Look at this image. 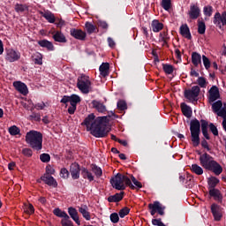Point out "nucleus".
I'll return each instance as SVG.
<instances>
[{
  "mask_svg": "<svg viewBox=\"0 0 226 226\" xmlns=\"http://www.w3.org/2000/svg\"><path fill=\"white\" fill-rule=\"evenodd\" d=\"M38 45H40V47H42V49H47V50H49V52L54 51L56 49L52 41H49L47 39L38 41Z\"/></svg>",
  "mask_w": 226,
  "mask_h": 226,
  "instance_id": "nucleus-20",
  "label": "nucleus"
},
{
  "mask_svg": "<svg viewBox=\"0 0 226 226\" xmlns=\"http://www.w3.org/2000/svg\"><path fill=\"white\" fill-rule=\"evenodd\" d=\"M222 107H223V102H222V101H217L212 104L213 111L216 114L222 110Z\"/></svg>",
  "mask_w": 226,
  "mask_h": 226,
  "instance_id": "nucleus-44",
  "label": "nucleus"
},
{
  "mask_svg": "<svg viewBox=\"0 0 226 226\" xmlns=\"http://www.w3.org/2000/svg\"><path fill=\"white\" fill-rule=\"evenodd\" d=\"M207 170L213 172L215 176H220V174L223 172V168L220 163H218V162L214 161L210 167L207 168Z\"/></svg>",
  "mask_w": 226,
  "mask_h": 226,
  "instance_id": "nucleus-16",
  "label": "nucleus"
},
{
  "mask_svg": "<svg viewBox=\"0 0 226 226\" xmlns=\"http://www.w3.org/2000/svg\"><path fill=\"white\" fill-rule=\"evenodd\" d=\"M192 63L193 66H199V64H202V56L198 52L192 53Z\"/></svg>",
  "mask_w": 226,
  "mask_h": 226,
  "instance_id": "nucleus-29",
  "label": "nucleus"
},
{
  "mask_svg": "<svg viewBox=\"0 0 226 226\" xmlns=\"http://www.w3.org/2000/svg\"><path fill=\"white\" fill-rule=\"evenodd\" d=\"M110 117H116V113L111 111L108 116L97 117L92 113L84 119L81 126H86L87 132H90L95 139H104L110 132V128L107 125L110 123Z\"/></svg>",
  "mask_w": 226,
  "mask_h": 226,
  "instance_id": "nucleus-1",
  "label": "nucleus"
},
{
  "mask_svg": "<svg viewBox=\"0 0 226 226\" xmlns=\"http://www.w3.org/2000/svg\"><path fill=\"white\" fill-rule=\"evenodd\" d=\"M60 177H63V179H68L70 177V171L66 168H62L60 170Z\"/></svg>",
  "mask_w": 226,
  "mask_h": 226,
  "instance_id": "nucleus-50",
  "label": "nucleus"
},
{
  "mask_svg": "<svg viewBox=\"0 0 226 226\" xmlns=\"http://www.w3.org/2000/svg\"><path fill=\"white\" fill-rule=\"evenodd\" d=\"M161 6L163 8V10L169 11V10L172 8V2L170 0H162Z\"/></svg>",
  "mask_w": 226,
  "mask_h": 226,
  "instance_id": "nucleus-45",
  "label": "nucleus"
},
{
  "mask_svg": "<svg viewBox=\"0 0 226 226\" xmlns=\"http://www.w3.org/2000/svg\"><path fill=\"white\" fill-rule=\"evenodd\" d=\"M8 132L10 135H12V137L20 135V128H19L17 125H12L9 127Z\"/></svg>",
  "mask_w": 226,
  "mask_h": 226,
  "instance_id": "nucleus-43",
  "label": "nucleus"
},
{
  "mask_svg": "<svg viewBox=\"0 0 226 226\" xmlns=\"http://www.w3.org/2000/svg\"><path fill=\"white\" fill-rule=\"evenodd\" d=\"M40 160L42 163H49L50 162V154H41L40 155Z\"/></svg>",
  "mask_w": 226,
  "mask_h": 226,
  "instance_id": "nucleus-52",
  "label": "nucleus"
},
{
  "mask_svg": "<svg viewBox=\"0 0 226 226\" xmlns=\"http://www.w3.org/2000/svg\"><path fill=\"white\" fill-rule=\"evenodd\" d=\"M85 27L87 29V33L88 34H93L94 31H96V26L93 25V23L87 21L85 24Z\"/></svg>",
  "mask_w": 226,
  "mask_h": 226,
  "instance_id": "nucleus-42",
  "label": "nucleus"
},
{
  "mask_svg": "<svg viewBox=\"0 0 226 226\" xmlns=\"http://www.w3.org/2000/svg\"><path fill=\"white\" fill-rule=\"evenodd\" d=\"M79 212L82 214V216L83 218H85V220H91V214L89 213V211H87V206L79 207Z\"/></svg>",
  "mask_w": 226,
  "mask_h": 226,
  "instance_id": "nucleus-34",
  "label": "nucleus"
},
{
  "mask_svg": "<svg viewBox=\"0 0 226 226\" xmlns=\"http://www.w3.org/2000/svg\"><path fill=\"white\" fill-rule=\"evenodd\" d=\"M31 121H41V117L38 113H32V115L29 116Z\"/></svg>",
  "mask_w": 226,
  "mask_h": 226,
  "instance_id": "nucleus-57",
  "label": "nucleus"
},
{
  "mask_svg": "<svg viewBox=\"0 0 226 226\" xmlns=\"http://www.w3.org/2000/svg\"><path fill=\"white\" fill-rule=\"evenodd\" d=\"M44 174H48V176H54V174H56V170H54L52 166L48 165L46 167V173Z\"/></svg>",
  "mask_w": 226,
  "mask_h": 226,
  "instance_id": "nucleus-60",
  "label": "nucleus"
},
{
  "mask_svg": "<svg viewBox=\"0 0 226 226\" xmlns=\"http://www.w3.org/2000/svg\"><path fill=\"white\" fill-rule=\"evenodd\" d=\"M124 197V192H117L115 195H111L108 198V202H121V200Z\"/></svg>",
  "mask_w": 226,
  "mask_h": 226,
  "instance_id": "nucleus-31",
  "label": "nucleus"
},
{
  "mask_svg": "<svg viewBox=\"0 0 226 226\" xmlns=\"http://www.w3.org/2000/svg\"><path fill=\"white\" fill-rule=\"evenodd\" d=\"M109 218L112 223H117L119 222V215L117 213H112Z\"/></svg>",
  "mask_w": 226,
  "mask_h": 226,
  "instance_id": "nucleus-55",
  "label": "nucleus"
},
{
  "mask_svg": "<svg viewBox=\"0 0 226 226\" xmlns=\"http://www.w3.org/2000/svg\"><path fill=\"white\" fill-rule=\"evenodd\" d=\"M24 211L26 213V215H34V207L33 204H28L26 206Z\"/></svg>",
  "mask_w": 226,
  "mask_h": 226,
  "instance_id": "nucleus-51",
  "label": "nucleus"
},
{
  "mask_svg": "<svg viewBox=\"0 0 226 226\" xmlns=\"http://www.w3.org/2000/svg\"><path fill=\"white\" fill-rule=\"evenodd\" d=\"M161 41L163 42V45H167L169 43V40H170V37L169 36V32L164 31L160 33L159 34Z\"/></svg>",
  "mask_w": 226,
  "mask_h": 226,
  "instance_id": "nucleus-41",
  "label": "nucleus"
},
{
  "mask_svg": "<svg viewBox=\"0 0 226 226\" xmlns=\"http://www.w3.org/2000/svg\"><path fill=\"white\" fill-rule=\"evenodd\" d=\"M90 167H91L92 172H94L96 177L100 178L102 177V176H103V170H102V168H100V166L96 164H91Z\"/></svg>",
  "mask_w": 226,
  "mask_h": 226,
  "instance_id": "nucleus-33",
  "label": "nucleus"
},
{
  "mask_svg": "<svg viewBox=\"0 0 226 226\" xmlns=\"http://www.w3.org/2000/svg\"><path fill=\"white\" fill-rule=\"evenodd\" d=\"M222 26H226V11H224L222 15Z\"/></svg>",
  "mask_w": 226,
  "mask_h": 226,
  "instance_id": "nucleus-64",
  "label": "nucleus"
},
{
  "mask_svg": "<svg viewBox=\"0 0 226 226\" xmlns=\"http://www.w3.org/2000/svg\"><path fill=\"white\" fill-rule=\"evenodd\" d=\"M203 13L206 17H211L213 15V6L207 5L203 8Z\"/></svg>",
  "mask_w": 226,
  "mask_h": 226,
  "instance_id": "nucleus-46",
  "label": "nucleus"
},
{
  "mask_svg": "<svg viewBox=\"0 0 226 226\" xmlns=\"http://www.w3.org/2000/svg\"><path fill=\"white\" fill-rule=\"evenodd\" d=\"M52 38L54 41H56L57 43H66V41H68V40L66 39V36L61 31L53 32Z\"/></svg>",
  "mask_w": 226,
  "mask_h": 226,
  "instance_id": "nucleus-19",
  "label": "nucleus"
},
{
  "mask_svg": "<svg viewBox=\"0 0 226 226\" xmlns=\"http://www.w3.org/2000/svg\"><path fill=\"white\" fill-rule=\"evenodd\" d=\"M213 23L219 29H222V14L220 12H216L214 16Z\"/></svg>",
  "mask_w": 226,
  "mask_h": 226,
  "instance_id": "nucleus-37",
  "label": "nucleus"
},
{
  "mask_svg": "<svg viewBox=\"0 0 226 226\" xmlns=\"http://www.w3.org/2000/svg\"><path fill=\"white\" fill-rule=\"evenodd\" d=\"M55 24L56 25L57 27H63V26H66V21L58 19L55 21Z\"/></svg>",
  "mask_w": 226,
  "mask_h": 226,
  "instance_id": "nucleus-63",
  "label": "nucleus"
},
{
  "mask_svg": "<svg viewBox=\"0 0 226 226\" xmlns=\"http://www.w3.org/2000/svg\"><path fill=\"white\" fill-rule=\"evenodd\" d=\"M185 186L186 188H193V177H187Z\"/></svg>",
  "mask_w": 226,
  "mask_h": 226,
  "instance_id": "nucleus-58",
  "label": "nucleus"
},
{
  "mask_svg": "<svg viewBox=\"0 0 226 226\" xmlns=\"http://www.w3.org/2000/svg\"><path fill=\"white\" fill-rule=\"evenodd\" d=\"M41 181H43V183H45V185H48V186H52V188H57V181L51 175L44 174V176L41 177Z\"/></svg>",
  "mask_w": 226,
  "mask_h": 226,
  "instance_id": "nucleus-14",
  "label": "nucleus"
},
{
  "mask_svg": "<svg viewBox=\"0 0 226 226\" xmlns=\"http://www.w3.org/2000/svg\"><path fill=\"white\" fill-rule=\"evenodd\" d=\"M200 94V87L194 86L191 89H185L184 91V96L190 102H197L199 95Z\"/></svg>",
  "mask_w": 226,
  "mask_h": 226,
  "instance_id": "nucleus-6",
  "label": "nucleus"
},
{
  "mask_svg": "<svg viewBox=\"0 0 226 226\" xmlns=\"http://www.w3.org/2000/svg\"><path fill=\"white\" fill-rule=\"evenodd\" d=\"M208 193L217 202H222L223 197L222 196V192H220V190H218V189H208Z\"/></svg>",
  "mask_w": 226,
  "mask_h": 226,
  "instance_id": "nucleus-26",
  "label": "nucleus"
},
{
  "mask_svg": "<svg viewBox=\"0 0 226 226\" xmlns=\"http://www.w3.org/2000/svg\"><path fill=\"white\" fill-rule=\"evenodd\" d=\"M109 70H110V64L109 63H102L99 67L102 77H109Z\"/></svg>",
  "mask_w": 226,
  "mask_h": 226,
  "instance_id": "nucleus-28",
  "label": "nucleus"
},
{
  "mask_svg": "<svg viewBox=\"0 0 226 226\" xmlns=\"http://www.w3.org/2000/svg\"><path fill=\"white\" fill-rule=\"evenodd\" d=\"M187 15L191 20H197L200 17V7L198 4H191Z\"/></svg>",
  "mask_w": 226,
  "mask_h": 226,
  "instance_id": "nucleus-11",
  "label": "nucleus"
},
{
  "mask_svg": "<svg viewBox=\"0 0 226 226\" xmlns=\"http://www.w3.org/2000/svg\"><path fill=\"white\" fill-rule=\"evenodd\" d=\"M210 211L213 215L215 222H220L223 214L222 213V207L216 203H213L210 207Z\"/></svg>",
  "mask_w": 226,
  "mask_h": 226,
  "instance_id": "nucleus-10",
  "label": "nucleus"
},
{
  "mask_svg": "<svg viewBox=\"0 0 226 226\" xmlns=\"http://www.w3.org/2000/svg\"><path fill=\"white\" fill-rule=\"evenodd\" d=\"M77 87L83 93V94H89V89L91 87V80H89V76L82 74L78 78Z\"/></svg>",
  "mask_w": 226,
  "mask_h": 226,
  "instance_id": "nucleus-5",
  "label": "nucleus"
},
{
  "mask_svg": "<svg viewBox=\"0 0 226 226\" xmlns=\"http://www.w3.org/2000/svg\"><path fill=\"white\" fill-rule=\"evenodd\" d=\"M210 102H216V100H220V89H218V87L213 86L209 89V98Z\"/></svg>",
  "mask_w": 226,
  "mask_h": 226,
  "instance_id": "nucleus-18",
  "label": "nucleus"
},
{
  "mask_svg": "<svg viewBox=\"0 0 226 226\" xmlns=\"http://www.w3.org/2000/svg\"><path fill=\"white\" fill-rule=\"evenodd\" d=\"M180 34L184 38H186V40H192V33L190 32V27H188V25L185 24L180 26Z\"/></svg>",
  "mask_w": 226,
  "mask_h": 226,
  "instance_id": "nucleus-22",
  "label": "nucleus"
},
{
  "mask_svg": "<svg viewBox=\"0 0 226 226\" xmlns=\"http://www.w3.org/2000/svg\"><path fill=\"white\" fill-rule=\"evenodd\" d=\"M197 84L200 86V87L206 88L207 86V81L206 80V78L199 77L197 79Z\"/></svg>",
  "mask_w": 226,
  "mask_h": 226,
  "instance_id": "nucleus-48",
  "label": "nucleus"
},
{
  "mask_svg": "<svg viewBox=\"0 0 226 226\" xmlns=\"http://www.w3.org/2000/svg\"><path fill=\"white\" fill-rule=\"evenodd\" d=\"M201 147L204 149H207V151H211V147H209V144L207 143V140H206L205 139L201 140Z\"/></svg>",
  "mask_w": 226,
  "mask_h": 226,
  "instance_id": "nucleus-62",
  "label": "nucleus"
},
{
  "mask_svg": "<svg viewBox=\"0 0 226 226\" xmlns=\"http://www.w3.org/2000/svg\"><path fill=\"white\" fill-rule=\"evenodd\" d=\"M148 208L150 209V215L152 216H154L156 213H158V215H160L161 216H163V215H165V207H162L160 201H154V203L148 204Z\"/></svg>",
  "mask_w": 226,
  "mask_h": 226,
  "instance_id": "nucleus-7",
  "label": "nucleus"
},
{
  "mask_svg": "<svg viewBox=\"0 0 226 226\" xmlns=\"http://www.w3.org/2000/svg\"><path fill=\"white\" fill-rule=\"evenodd\" d=\"M26 142L34 151L43 149V134L38 131H29L26 135Z\"/></svg>",
  "mask_w": 226,
  "mask_h": 226,
  "instance_id": "nucleus-4",
  "label": "nucleus"
},
{
  "mask_svg": "<svg viewBox=\"0 0 226 226\" xmlns=\"http://www.w3.org/2000/svg\"><path fill=\"white\" fill-rule=\"evenodd\" d=\"M200 127L203 137L207 140H211V137L209 136V132L207 131L208 127L214 137H218V128L216 125H215V124H209L204 119H201L200 122L197 118L192 119L190 122V132L193 147H198V146H200Z\"/></svg>",
  "mask_w": 226,
  "mask_h": 226,
  "instance_id": "nucleus-2",
  "label": "nucleus"
},
{
  "mask_svg": "<svg viewBox=\"0 0 226 226\" xmlns=\"http://www.w3.org/2000/svg\"><path fill=\"white\" fill-rule=\"evenodd\" d=\"M70 172L72 179H79L80 177V172H82V168L77 162H73L70 166Z\"/></svg>",
  "mask_w": 226,
  "mask_h": 226,
  "instance_id": "nucleus-12",
  "label": "nucleus"
},
{
  "mask_svg": "<svg viewBox=\"0 0 226 226\" xmlns=\"http://www.w3.org/2000/svg\"><path fill=\"white\" fill-rule=\"evenodd\" d=\"M22 154L27 158H31V156H33V150L31 148H23Z\"/></svg>",
  "mask_w": 226,
  "mask_h": 226,
  "instance_id": "nucleus-56",
  "label": "nucleus"
},
{
  "mask_svg": "<svg viewBox=\"0 0 226 226\" xmlns=\"http://www.w3.org/2000/svg\"><path fill=\"white\" fill-rule=\"evenodd\" d=\"M180 109L182 110V114H184L185 117H187L188 119L192 117V114H193V111L192 110V108L190 106H188L185 102H182L180 104Z\"/></svg>",
  "mask_w": 226,
  "mask_h": 226,
  "instance_id": "nucleus-23",
  "label": "nucleus"
},
{
  "mask_svg": "<svg viewBox=\"0 0 226 226\" xmlns=\"http://www.w3.org/2000/svg\"><path fill=\"white\" fill-rule=\"evenodd\" d=\"M81 176H82L83 179H88V181L90 183L94 181V176L86 167H81Z\"/></svg>",
  "mask_w": 226,
  "mask_h": 226,
  "instance_id": "nucleus-25",
  "label": "nucleus"
},
{
  "mask_svg": "<svg viewBox=\"0 0 226 226\" xmlns=\"http://www.w3.org/2000/svg\"><path fill=\"white\" fill-rule=\"evenodd\" d=\"M109 183L115 190H126V186H129L131 190H136V188H142V183L139 182L133 175L128 177L126 175L117 173L115 177H112L109 180Z\"/></svg>",
  "mask_w": 226,
  "mask_h": 226,
  "instance_id": "nucleus-3",
  "label": "nucleus"
},
{
  "mask_svg": "<svg viewBox=\"0 0 226 226\" xmlns=\"http://www.w3.org/2000/svg\"><path fill=\"white\" fill-rule=\"evenodd\" d=\"M5 59L6 61H9V63H15V61H19V59H20V52L13 49H8Z\"/></svg>",
  "mask_w": 226,
  "mask_h": 226,
  "instance_id": "nucleus-15",
  "label": "nucleus"
},
{
  "mask_svg": "<svg viewBox=\"0 0 226 226\" xmlns=\"http://www.w3.org/2000/svg\"><path fill=\"white\" fill-rule=\"evenodd\" d=\"M117 107L118 110H126L128 109V105L126 104V102L123 100H119L117 103Z\"/></svg>",
  "mask_w": 226,
  "mask_h": 226,
  "instance_id": "nucleus-47",
  "label": "nucleus"
},
{
  "mask_svg": "<svg viewBox=\"0 0 226 226\" xmlns=\"http://www.w3.org/2000/svg\"><path fill=\"white\" fill-rule=\"evenodd\" d=\"M199 160L200 164L201 167H203V169H205V170H207V168H209L212 162H215V158L206 152L200 156Z\"/></svg>",
  "mask_w": 226,
  "mask_h": 226,
  "instance_id": "nucleus-8",
  "label": "nucleus"
},
{
  "mask_svg": "<svg viewBox=\"0 0 226 226\" xmlns=\"http://www.w3.org/2000/svg\"><path fill=\"white\" fill-rule=\"evenodd\" d=\"M13 87H15L16 91L23 94V96L27 95L29 90L27 89V85L23 83L22 81H14Z\"/></svg>",
  "mask_w": 226,
  "mask_h": 226,
  "instance_id": "nucleus-13",
  "label": "nucleus"
},
{
  "mask_svg": "<svg viewBox=\"0 0 226 226\" xmlns=\"http://www.w3.org/2000/svg\"><path fill=\"white\" fill-rule=\"evenodd\" d=\"M41 17H43L46 20L49 22V24H56V16L54 13H51L50 11H41Z\"/></svg>",
  "mask_w": 226,
  "mask_h": 226,
  "instance_id": "nucleus-30",
  "label": "nucleus"
},
{
  "mask_svg": "<svg viewBox=\"0 0 226 226\" xmlns=\"http://www.w3.org/2000/svg\"><path fill=\"white\" fill-rule=\"evenodd\" d=\"M70 33L72 38H75L76 40H80L81 41H84V40H86V36H87L86 32L77 28H72Z\"/></svg>",
  "mask_w": 226,
  "mask_h": 226,
  "instance_id": "nucleus-17",
  "label": "nucleus"
},
{
  "mask_svg": "<svg viewBox=\"0 0 226 226\" xmlns=\"http://www.w3.org/2000/svg\"><path fill=\"white\" fill-rule=\"evenodd\" d=\"M15 11L17 13H22V11H26V6L24 4H16Z\"/></svg>",
  "mask_w": 226,
  "mask_h": 226,
  "instance_id": "nucleus-59",
  "label": "nucleus"
},
{
  "mask_svg": "<svg viewBox=\"0 0 226 226\" xmlns=\"http://www.w3.org/2000/svg\"><path fill=\"white\" fill-rule=\"evenodd\" d=\"M151 27L154 33H160L163 29V23L158 19H154L151 23Z\"/></svg>",
  "mask_w": 226,
  "mask_h": 226,
  "instance_id": "nucleus-27",
  "label": "nucleus"
},
{
  "mask_svg": "<svg viewBox=\"0 0 226 226\" xmlns=\"http://www.w3.org/2000/svg\"><path fill=\"white\" fill-rule=\"evenodd\" d=\"M34 64H39L41 65L43 64V55H41V53H36L34 55Z\"/></svg>",
  "mask_w": 226,
  "mask_h": 226,
  "instance_id": "nucleus-39",
  "label": "nucleus"
},
{
  "mask_svg": "<svg viewBox=\"0 0 226 226\" xmlns=\"http://www.w3.org/2000/svg\"><path fill=\"white\" fill-rule=\"evenodd\" d=\"M191 170L193 174H196V176H202V174H204V170L202 167L199 166V164H192Z\"/></svg>",
  "mask_w": 226,
  "mask_h": 226,
  "instance_id": "nucleus-36",
  "label": "nucleus"
},
{
  "mask_svg": "<svg viewBox=\"0 0 226 226\" xmlns=\"http://www.w3.org/2000/svg\"><path fill=\"white\" fill-rule=\"evenodd\" d=\"M92 105L94 109H96L97 112H101L102 114H105V112H107V107L101 102L94 100L92 101Z\"/></svg>",
  "mask_w": 226,
  "mask_h": 226,
  "instance_id": "nucleus-24",
  "label": "nucleus"
},
{
  "mask_svg": "<svg viewBox=\"0 0 226 226\" xmlns=\"http://www.w3.org/2000/svg\"><path fill=\"white\" fill-rule=\"evenodd\" d=\"M62 226H74L73 222L70 219V216L61 220Z\"/></svg>",
  "mask_w": 226,
  "mask_h": 226,
  "instance_id": "nucleus-54",
  "label": "nucleus"
},
{
  "mask_svg": "<svg viewBox=\"0 0 226 226\" xmlns=\"http://www.w3.org/2000/svg\"><path fill=\"white\" fill-rule=\"evenodd\" d=\"M118 215L120 218H124V216H127V215H130V208L127 207L122 208L119 210Z\"/></svg>",
  "mask_w": 226,
  "mask_h": 226,
  "instance_id": "nucleus-49",
  "label": "nucleus"
},
{
  "mask_svg": "<svg viewBox=\"0 0 226 226\" xmlns=\"http://www.w3.org/2000/svg\"><path fill=\"white\" fill-rule=\"evenodd\" d=\"M53 214L55 216H57L58 218H63V220H66V218L70 217L66 212L61 210V208H55L53 210Z\"/></svg>",
  "mask_w": 226,
  "mask_h": 226,
  "instance_id": "nucleus-35",
  "label": "nucleus"
},
{
  "mask_svg": "<svg viewBox=\"0 0 226 226\" xmlns=\"http://www.w3.org/2000/svg\"><path fill=\"white\" fill-rule=\"evenodd\" d=\"M202 59H203V64H204L206 70H209V68H211V61H209V58H207V56H206V55L202 56Z\"/></svg>",
  "mask_w": 226,
  "mask_h": 226,
  "instance_id": "nucleus-53",
  "label": "nucleus"
},
{
  "mask_svg": "<svg viewBox=\"0 0 226 226\" xmlns=\"http://www.w3.org/2000/svg\"><path fill=\"white\" fill-rule=\"evenodd\" d=\"M162 70L167 75H172L174 73V66L169 64H162Z\"/></svg>",
  "mask_w": 226,
  "mask_h": 226,
  "instance_id": "nucleus-40",
  "label": "nucleus"
},
{
  "mask_svg": "<svg viewBox=\"0 0 226 226\" xmlns=\"http://www.w3.org/2000/svg\"><path fill=\"white\" fill-rule=\"evenodd\" d=\"M80 96L74 94L72 95H64L60 103H64V105H66V103H71V105H75V107H77V103H80Z\"/></svg>",
  "mask_w": 226,
  "mask_h": 226,
  "instance_id": "nucleus-9",
  "label": "nucleus"
},
{
  "mask_svg": "<svg viewBox=\"0 0 226 226\" xmlns=\"http://www.w3.org/2000/svg\"><path fill=\"white\" fill-rule=\"evenodd\" d=\"M68 214L71 216V218L77 223V225H80V219H79V212L77 211V208L73 207H70L68 208Z\"/></svg>",
  "mask_w": 226,
  "mask_h": 226,
  "instance_id": "nucleus-21",
  "label": "nucleus"
},
{
  "mask_svg": "<svg viewBox=\"0 0 226 226\" xmlns=\"http://www.w3.org/2000/svg\"><path fill=\"white\" fill-rule=\"evenodd\" d=\"M198 34H206V22L204 20L198 19Z\"/></svg>",
  "mask_w": 226,
  "mask_h": 226,
  "instance_id": "nucleus-38",
  "label": "nucleus"
},
{
  "mask_svg": "<svg viewBox=\"0 0 226 226\" xmlns=\"http://www.w3.org/2000/svg\"><path fill=\"white\" fill-rule=\"evenodd\" d=\"M220 183V179L216 177H210L207 178L208 190L216 189V186Z\"/></svg>",
  "mask_w": 226,
  "mask_h": 226,
  "instance_id": "nucleus-32",
  "label": "nucleus"
},
{
  "mask_svg": "<svg viewBox=\"0 0 226 226\" xmlns=\"http://www.w3.org/2000/svg\"><path fill=\"white\" fill-rule=\"evenodd\" d=\"M217 116L219 117H222L223 118L222 123H226V110H225V109H222L220 110V112L217 113Z\"/></svg>",
  "mask_w": 226,
  "mask_h": 226,
  "instance_id": "nucleus-61",
  "label": "nucleus"
}]
</instances>
